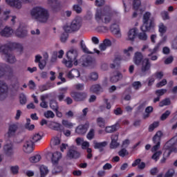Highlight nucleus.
Here are the masks:
<instances>
[{"mask_svg":"<svg viewBox=\"0 0 177 177\" xmlns=\"http://www.w3.org/2000/svg\"><path fill=\"white\" fill-rule=\"evenodd\" d=\"M80 46H81V48H82V51L84 52V53H87V55H93V53L89 51V50L86 47V45H85V44H84V40H82L80 41Z\"/></svg>","mask_w":177,"mask_h":177,"instance_id":"72a5a7b5","label":"nucleus"},{"mask_svg":"<svg viewBox=\"0 0 177 177\" xmlns=\"http://www.w3.org/2000/svg\"><path fill=\"white\" fill-rule=\"evenodd\" d=\"M159 27V32H160L161 37L167 32V26H164V24L160 23L158 26Z\"/></svg>","mask_w":177,"mask_h":177,"instance_id":"58836bf2","label":"nucleus"},{"mask_svg":"<svg viewBox=\"0 0 177 177\" xmlns=\"http://www.w3.org/2000/svg\"><path fill=\"white\" fill-rule=\"evenodd\" d=\"M6 3L11 8H15V9H21V1L20 0H5Z\"/></svg>","mask_w":177,"mask_h":177,"instance_id":"2eb2a0df","label":"nucleus"},{"mask_svg":"<svg viewBox=\"0 0 177 177\" xmlns=\"http://www.w3.org/2000/svg\"><path fill=\"white\" fill-rule=\"evenodd\" d=\"M66 156L70 160H77L81 157V153H80L75 148H71L68 151Z\"/></svg>","mask_w":177,"mask_h":177,"instance_id":"f8f14e48","label":"nucleus"},{"mask_svg":"<svg viewBox=\"0 0 177 177\" xmlns=\"http://www.w3.org/2000/svg\"><path fill=\"white\" fill-rule=\"evenodd\" d=\"M80 75V71H78V69H72L67 74V77L69 78V80L78 78Z\"/></svg>","mask_w":177,"mask_h":177,"instance_id":"393cba45","label":"nucleus"},{"mask_svg":"<svg viewBox=\"0 0 177 177\" xmlns=\"http://www.w3.org/2000/svg\"><path fill=\"white\" fill-rule=\"evenodd\" d=\"M3 151L8 157H10L15 154V150L13 149V144H7L3 147Z\"/></svg>","mask_w":177,"mask_h":177,"instance_id":"a211bd4d","label":"nucleus"},{"mask_svg":"<svg viewBox=\"0 0 177 177\" xmlns=\"http://www.w3.org/2000/svg\"><path fill=\"white\" fill-rule=\"evenodd\" d=\"M8 97V84L4 81L0 80V100Z\"/></svg>","mask_w":177,"mask_h":177,"instance_id":"9d476101","label":"nucleus"},{"mask_svg":"<svg viewBox=\"0 0 177 177\" xmlns=\"http://www.w3.org/2000/svg\"><path fill=\"white\" fill-rule=\"evenodd\" d=\"M128 154H129V152H128L125 148H122L120 151H118V156H120V157L124 158L125 156H128Z\"/></svg>","mask_w":177,"mask_h":177,"instance_id":"de8ad7c7","label":"nucleus"},{"mask_svg":"<svg viewBox=\"0 0 177 177\" xmlns=\"http://www.w3.org/2000/svg\"><path fill=\"white\" fill-rule=\"evenodd\" d=\"M122 73L118 71H115L113 73V75L110 77V81L113 84H115V82H118V81H121L122 80Z\"/></svg>","mask_w":177,"mask_h":177,"instance_id":"dca6fc26","label":"nucleus"},{"mask_svg":"<svg viewBox=\"0 0 177 177\" xmlns=\"http://www.w3.org/2000/svg\"><path fill=\"white\" fill-rule=\"evenodd\" d=\"M82 26V21H81V18L75 17L72 22L71 23V26L72 31H78L81 26Z\"/></svg>","mask_w":177,"mask_h":177,"instance_id":"ddd939ff","label":"nucleus"},{"mask_svg":"<svg viewBox=\"0 0 177 177\" xmlns=\"http://www.w3.org/2000/svg\"><path fill=\"white\" fill-rule=\"evenodd\" d=\"M6 71H8V65L0 64V78L6 74Z\"/></svg>","mask_w":177,"mask_h":177,"instance_id":"2f4dec72","label":"nucleus"},{"mask_svg":"<svg viewBox=\"0 0 177 177\" xmlns=\"http://www.w3.org/2000/svg\"><path fill=\"white\" fill-rule=\"evenodd\" d=\"M160 125V123L158 122H153V124H150L149 127V132H153L156 128H157Z\"/></svg>","mask_w":177,"mask_h":177,"instance_id":"09e8293b","label":"nucleus"},{"mask_svg":"<svg viewBox=\"0 0 177 177\" xmlns=\"http://www.w3.org/2000/svg\"><path fill=\"white\" fill-rule=\"evenodd\" d=\"M46 118H55V113L52 111H47L44 113Z\"/></svg>","mask_w":177,"mask_h":177,"instance_id":"864d4df0","label":"nucleus"},{"mask_svg":"<svg viewBox=\"0 0 177 177\" xmlns=\"http://www.w3.org/2000/svg\"><path fill=\"white\" fill-rule=\"evenodd\" d=\"M66 59H64L62 63L65 64L66 67L71 68L73 67V63L74 66H78V51L77 48H72L66 53Z\"/></svg>","mask_w":177,"mask_h":177,"instance_id":"f03ea898","label":"nucleus"},{"mask_svg":"<svg viewBox=\"0 0 177 177\" xmlns=\"http://www.w3.org/2000/svg\"><path fill=\"white\" fill-rule=\"evenodd\" d=\"M138 32V28H134L130 29L128 32V41H135V38L136 37V34Z\"/></svg>","mask_w":177,"mask_h":177,"instance_id":"a878e982","label":"nucleus"},{"mask_svg":"<svg viewBox=\"0 0 177 177\" xmlns=\"http://www.w3.org/2000/svg\"><path fill=\"white\" fill-rule=\"evenodd\" d=\"M29 139H31L32 142L35 145L37 142H39V140H41V139H42V136H41L39 133H37L31 136Z\"/></svg>","mask_w":177,"mask_h":177,"instance_id":"c9c22d12","label":"nucleus"},{"mask_svg":"<svg viewBox=\"0 0 177 177\" xmlns=\"http://www.w3.org/2000/svg\"><path fill=\"white\" fill-rule=\"evenodd\" d=\"M133 88H134L136 91L140 88H142V83L140 82H134L132 84Z\"/></svg>","mask_w":177,"mask_h":177,"instance_id":"bf43d9fd","label":"nucleus"},{"mask_svg":"<svg viewBox=\"0 0 177 177\" xmlns=\"http://www.w3.org/2000/svg\"><path fill=\"white\" fill-rule=\"evenodd\" d=\"M133 52V47H129L127 49L124 50V53L128 57H131V53Z\"/></svg>","mask_w":177,"mask_h":177,"instance_id":"6e6d98bb","label":"nucleus"},{"mask_svg":"<svg viewBox=\"0 0 177 177\" xmlns=\"http://www.w3.org/2000/svg\"><path fill=\"white\" fill-rule=\"evenodd\" d=\"M50 127L53 131H57L58 132H61L64 129L63 125L56 122H51L50 124Z\"/></svg>","mask_w":177,"mask_h":177,"instance_id":"5701e85b","label":"nucleus"},{"mask_svg":"<svg viewBox=\"0 0 177 177\" xmlns=\"http://www.w3.org/2000/svg\"><path fill=\"white\" fill-rule=\"evenodd\" d=\"M169 115H171V111H166L161 115L160 118V121H165V120H167V118H168Z\"/></svg>","mask_w":177,"mask_h":177,"instance_id":"a19ab883","label":"nucleus"},{"mask_svg":"<svg viewBox=\"0 0 177 177\" xmlns=\"http://www.w3.org/2000/svg\"><path fill=\"white\" fill-rule=\"evenodd\" d=\"M160 15L163 20H169V15L168 14V12L167 11L162 12Z\"/></svg>","mask_w":177,"mask_h":177,"instance_id":"052dcab7","label":"nucleus"},{"mask_svg":"<svg viewBox=\"0 0 177 177\" xmlns=\"http://www.w3.org/2000/svg\"><path fill=\"white\" fill-rule=\"evenodd\" d=\"M172 49L177 50V37L175 38L171 44Z\"/></svg>","mask_w":177,"mask_h":177,"instance_id":"774afa93","label":"nucleus"},{"mask_svg":"<svg viewBox=\"0 0 177 177\" xmlns=\"http://www.w3.org/2000/svg\"><path fill=\"white\" fill-rule=\"evenodd\" d=\"M161 154H162V151H158L155 152L151 157L152 160H155V161H158L160 156H161Z\"/></svg>","mask_w":177,"mask_h":177,"instance_id":"49530a36","label":"nucleus"},{"mask_svg":"<svg viewBox=\"0 0 177 177\" xmlns=\"http://www.w3.org/2000/svg\"><path fill=\"white\" fill-rule=\"evenodd\" d=\"M89 129V122H86L84 124H80L75 129V133L77 135H85Z\"/></svg>","mask_w":177,"mask_h":177,"instance_id":"4468645a","label":"nucleus"},{"mask_svg":"<svg viewBox=\"0 0 177 177\" xmlns=\"http://www.w3.org/2000/svg\"><path fill=\"white\" fill-rule=\"evenodd\" d=\"M89 78L92 81H97L99 79V74L97 72H92L89 75Z\"/></svg>","mask_w":177,"mask_h":177,"instance_id":"c03bdc74","label":"nucleus"},{"mask_svg":"<svg viewBox=\"0 0 177 177\" xmlns=\"http://www.w3.org/2000/svg\"><path fill=\"white\" fill-rule=\"evenodd\" d=\"M111 31L115 35H118L120 34V28L117 24H113L111 26Z\"/></svg>","mask_w":177,"mask_h":177,"instance_id":"473e14b6","label":"nucleus"},{"mask_svg":"<svg viewBox=\"0 0 177 177\" xmlns=\"http://www.w3.org/2000/svg\"><path fill=\"white\" fill-rule=\"evenodd\" d=\"M151 70V62L150 59L145 58L141 63L140 76L143 77Z\"/></svg>","mask_w":177,"mask_h":177,"instance_id":"0eeeda50","label":"nucleus"},{"mask_svg":"<svg viewBox=\"0 0 177 177\" xmlns=\"http://www.w3.org/2000/svg\"><path fill=\"white\" fill-rule=\"evenodd\" d=\"M165 85H167V80L163 79L156 84V88H161L162 86H165Z\"/></svg>","mask_w":177,"mask_h":177,"instance_id":"0e129e2a","label":"nucleus"},{"mask_svg":"<svg viewBox=\"0 0 177 177\" xmlns=\"http://www.w3.org/2000/svg\"><path fill=\"white\" fill-rule=\"evenodd\" d=\"M156 95L160 96H162L165 93H167V89H159L156 91Z\"/></svg>","mask_w":177,"mask_h":177,"instance_id":"338daca9","label":"nucleus"},{"mask_svg":"<svg viewBox=\"0 0 177 177\" xmlns=\"http://www.w3.org/2000/svg\"><path fill=\"white\" fill-rule=\"evenodd\" d=\"M41 156L40 155H35L32 156L29 158L30 162H39L41 161Z\"/></svg>","mask_w":177,"mask_h":177,"instance_id":"37998d69","label":"nucleus"},{"mask_svg":"<svg viewBox=\"0 0 177 177\" xmlns=\"http://www.w3.org/2000/svg\"><path fill=\"white\" fill-rule=\"evenodd\" d=\"M48 172H49V170H48V167H46L44 165H41L40 167L41 177L46 176V175H48Z\"/></svg>","mask_w":177,"mask_h":177,"instance_id":"f704fd0d","label":"nucleus"},{"mask_svg":"<svg viewBox=\"0 0 177 177\" xmlns=\"http://www.w3.org/2000/svg\"><path fill=\"white\" fill-rule=\"evenodd\" d=\"M161 44H162V41H160L159 43H158L152 50H149L151 53L148 55V57H151V56H153L154 53H157V52L160 50V46H161Z\"/></svg>","mask_w":177,"mask_h":177,"instance_id":"7c9ffc66","label":"nucleus"},{"mask_svg":"<svg viewBox=\"0 0 177 177\" xmlns=\"http://www.w3.org/2000/svg\"><path fill=\"white\" fill-rule=\"evenodd\" d=\"M27 34V30H24L21 28H19L15 32L16 37H17L18 38H26Z\"/></svg>","mask_w":177,"mask_h":177,"instance_id":"cd10ccee","label":"nucleus"},{"mask_svg":"<svg viewBox=\"0 0 177 177\" xmlns=\"http://www.w3.org/2000/svg\"><path fill=\"white\" fill-rule=\"evenodd\" d=\"M90 92H92V93H95V95H100V93L104 92V89L102 85L95 84L91 86Z\"/></svg>","mask_w":177,"mask_h":177,"instance_id":"f3484780","label":"nucleus"},{"mask_svg":"<svg viewBox=\"0 0 177 177\" xmlns=\"http://www.w3.org/2000/svg\"><path fill=\"white\" fill-rule=\"evenodd\" d=\"M147 31H142L138 35V38L140 39V41H147V34H146Z\"/></svg>","mask_w":177,"mask_h":177,"instance_id":"4c0bfd02","label":"nucleus"},{"mask_svg":"<svg viewBox=\"0 0 177 177\" xmlns=\"http://www.w3.org/2000/svg\"><path fill=\"white\" fill-rule=\"evenodd\" d=\"M97 123L100 128H104V126L106 125V120L103 118H97Z\"/></svg>","mask_w":177,"mask_h":177,"instance_id":"ea45409f","label":"nucleus"},{"mask_svg":"<svg viewBox=\"0 0 177 177\" xmlns=\"http://www.w3.org/2000/svg\"><path fill=\"white\" fill-rule=\"evenodd\" d=\"M50 145L52 146H57L58 145H60V139H59L57 137L52 139Z\"/></svg>","mask_w":177,"mask_h":177,"instance_id":"4d7b16f0","label":"nucleus"},{"mask_svg":"<svg viewBox=\"0 0 177 177\" xmlns=\"http://www.w3.org/2000/svg\"><path fill=\"white\" fill-rule=\"evenodd\" d=\"M19 102L21 104H26L27 103V97L24 93H21L19 96Z\"/></svg>","mask_w":177,"mask_h":177,"instance_id":"8fccbe9b","label":"nucleus"},{"mask_svg":"<svg viewBox=\"0 0 177 177\" xmlns=\"http://www.w3.org/2000/svg\"><path fill=\"white\" fill-rule=\"evenodd\" d=\"M78 64L82 67H95L96 66V59L91 55H84L78 61Z\"/></svg>","mask_w":177,"mask_h":177,"instance_id":"20e7f679","label":"nucleus"},{"mask_svg":"<svg viewBox=\"0 0 177 177\" xmlns=\"http://www.w3.org/2000/svg\"><path fill=\"white\" fill-rule=\"evenodd\" d=\"M32 19L39 23H46L49 20V12L42 7H35L30 11Z\"/></svg>","mask_w":177,"mask_h":177,"instance_id":"f257e3e1","label":"nucleus"},{"mask_svg":"<svg viewBox=\"0 0 177 177\" xmlns=\"http://www.w3.org/2000/svg\"><path fill=\"white\" fill-rule=\"evenodd\" d=\"M48 89H50V86L49 84H44L39 87V90L41 92H44L45 91H48Z\"/></svg>","mask_w":177,"mask_h":177,"instance_id":"680f3d73","label":"nucleus"},{"mask_svg":"<svg viewBox=\"0 0 177 177\" xmlns=\"http://www.w3.org/2000/svg\"><path fill=\"white\" fill-rule=\"evenodd\" d=\"M18 129L19 124L17 123L10 124L7 132L8 138H15V136H16V133L17 132Z\"/></svg>","mask_w":177,"mask_h":177,"instance_id":"9b49d317","label":"nucleus"},{"mask_svg":"<svg viewBox=\"0 0 177 177\" xmlns=\"http://www.w3.org/2000/svg\"><path fill=\"white\" fill-rule=\"evenodd\" d=\"M141 4L142 3L140 2V0H134L133 1V9H135V10H138V9H139Z\"/></svg>","mask_w":177,"mask_h":177,"instance_id":"603ef678","label":"nucleus"},{"mask_svg":"<svg viewBox=\"0 0 177 177\" xmlns=\"http://www.w3.org/2000/svg\"><path fill=\"white\" fill-rule=\"evenodd\" d=\"M75 89L77 91H84V84H77L74 85Z\"/></svg>","mask_w":177,"mask_h":177,"instance_id":"69168bd1","label":"nucleus"},{"mask_svg":"<svg viewBox=\"0 0 177 177\" xmlns=\"http://www.w3.org/2000/svg\"><path fill=\"white\" fill-rule=\"evenodd\" d=\"M3 55L4 56L5 61L10 64H15V63L17 62L16 56H15L12 52V47H10L9 44L3 52Z\"/></svg>","mask_w":177,"mask_h":177,"instance_id":"39448f33","label":"nucleus"},{"mask_svg":"<svg viewBox=\"0 0 177 177\" xmlns=\"http://www.w3.org/2000/svg\"><path fill=\"white\" fill-rule=\"evenodd\" d=\"M143 60H145V59H143V54H142V53L136 52L134 54V57H133L134 64H136V66H140Z\"/></svg>","mask_w":177,"mask_h":177,"instance_id":"6ab92c4d","label":"nucleus"},{"mask_svg":"<svg viewBox=\"0 0 177 177\" xmlns=\"http://www.w3.org/2000/svg\"><path fill=\"white\" fill-rule=\"evenodd\" d=\"M175 175V170L174 169H169L166 174H165L164 177H173Z\"/></svg>","mask_w":177,"mask_h":177,"instance_id":"5fc2aeb1","label":"nucleus"},{"mask_svg":"<svg viewBox=\"0 0 177 177\" xmlns=\"http://www.w3.org/2000/svg\"><path fill=\"white\" fill-rule=\"evenodd\" d=\"M86 138L88 139V140H92V139L95 138V129H91L86 135Z\"/></svg>","mask_w":177,"mask_h":177,"instance_id":"a18cd8bd","label":"nucleus"},{"mask_svg":"<svg viewBox=\"0 0 177 177\" xmlns=\"http://www.w3.org/2000/svg\"><path fill=\"white\" fill-rule=\"evenodd\" d=\"M34 142L31 139L28 138L25 140V142L23 146V151L24 153H27L30 154V153H32L34 151Z\"/></svg>","mask_w":177,"mask_h":177,"instance_id":"1a4fd4ad","label":"nucleus"},{"mask_svg":"<svg viewBox=\"0 0 177 177\" xmlns=\"http://www.w3.org/2000/svg\"><path fill=\"white\" fill-rule=\"evenodd\" d=\"M111 149H117L118 146H120V143H118V134H113L111 137Z\"/></svg>","mask_w":177,"mask_h":177,"instance_id":"412c9836","label":"nucleus"},{"mask_svg":"<svg viewBox=\"0 0 177 177\" xmlns=\"http://www.w3.org/2000/svg\"><path fill=\"white\" fill-rule=\"evenodd\" d=\"M95 17L97 23H104L107 24L111 21L112 16L110 13L104 14L102 10H98L96 11Z\"/></svg>","mask_w":177,"mask_h":177,"instance_id":"423d86ee","label":"nucleus"},{"mask_svg":"<svg viewBox=\"0 0 177 177\" xmlns=\"http://www.w3.org/2000/svg\"><path fill=\"white\" fill-rule=\"evenodd\" d=\"M71 96L75 102H85L88 99V93L85 91H72Z\"/></svg>","mask_w":177,"mask_h":177,"instance_id":"6e6552de","label":"nucleus"},{"mask_svg":"<svg viewBox=\"0 0 177 177\" xmlns=\"http://www.w3.org/2000/svg\"><path fill=\"white\" fill-rule=\"evenodd\" d=\"M60 158H62V153L57 151L52 153L51 162H53V165L58 164Z\"/></svg>","mask_w":177,"mask_h":177,"instance_id":"b1692460","label":"nucleus"},{"mask_svg":"<svg viewBox=\"0 0 177 177\" xmlns=\"http://www.w3.org/2000/svg\"><path fill=\"white\" fill-rule=\"evenodd\" d=\"M12 34H13V29L8 26H6L4 29L0 31V35L1 37H6V38L12 37Z\"/></svg>","mask_w":177,"mask_h":177,"instance_id":"aec40b11","label":"nucleus"},{"mask_svg":"<svg viewBox=\"0 0 177 177\" xmlns=\"http://www.w3.org/2000/svg\"><path fill=\"white\" fill-rule=\"evenodd\" d=\"M50 107L53 111H57V110H59V104L57 103V101L51 100L50 101Z\"/></svg>","mask_w":177,"mask_h":177,"instance_id":"c756f323","label":"nucleus"},{"mask_svg":"<svg viewBox=\"0 0 177 177\" xmlns=\"http://www.w3.org/2000/svg\"><path fill=\"white\" fill-rule=\"evenodd\" d=\"M10 171L13 175H17V174H19V167L14 166L10 167Z\"/></svg>","mask_w":177,"mask_h":177,"instance_id":"e2e57ef3","label":"nucleus"},{"mask_svg":"<svg viewBox=\"0 0 177 177\" xmlns=\"http://www.w3.org/2000/svg\"><path fill=\"white\" fill-rule=\"evenodd\" d=\"M73 10L77 13V15H80V13L82 12V8L80 6H79L78 4H75L73 6Z\"/></svg>","mask_w":177,"mask_h":177,"instance_id":"3c124183","label":"nucleus"},{"mask_svg":"<svg viewBox=\"0 0 177 177\" xmlns=\"http://www.w3.org/2000/svg\"><path fill=\"white\" fill-rule=\"evenodd\" d=\"M151 17V13L149 12H146L142 17V26L140 27L141 31H150L156 27V24L154 23V19Z\"/></svg>","mask_w":177,"mask_h":177,"instance_id":"7ed1b4c3","label":"nucleus"},{"mask_svg":"<svg viewBox=\"0 0 177 177\" xmlns=\"http://www.w3.org/2000/svg\"><path fill=\"white\" fill-rule=\"evenodd\" d=\"M161 138H162V131H158L153 137V142L155 145H161Z\"/></svg>","mask_w":177,"mask_h":177,"instance_id":"bb28decb","label":"nucleus"},{"mask_svg":"<svg viewBox=\"0 0 177 177\" xmlns=\"http://www.w3.org/2000/svg\"><path fill=\"white\" fill-rule=\"evenodd\" d=\"M68 38V33L64 32L61 35L60 41H61V42H66V41H67Z\"/></svg>","mask_w":177,"mask_h":177,"instance_id":"13d9d810","label":"nucleus"},{"mask_svg":"<svg viewBox=\"0 0 177 177\" xmlns=\"http://www.w3.org/2000/svg\"><path fill=\"white\" fill-rule=\"evenodd\" d=\"M106 146H107V142L106 141L102 142L94 141V149H97L100 153L104 151V147H106Z\"/></svg>","mask_w":177,"mask_h":177,"instance_id":"4be33fe9","label":"nucleus"},{"mask_svg":"<svg viewBox=\"0 0 177 177\" xmlns=\"http://www.w3.org/2000/svg\"><path fill=\"white\" fill-rule=\"evenodd\" d=\"M119 127L120 125L118 123H116L112 126H108L105 128V132H106V133H113V132H117Z\"/></svg>","mask_w":177,"mask_h":177,"instance_id":"c85d7f7f","label":"nucleus"},{"mask_svg":"<svg viewBox=\"0 0 177 177\" xmlns=\"http://www.w3.org/2000/svg\"><path fill=\"white\" fill-rule=\"evenodd\" d=\"M171 104V100L169 98H165L159 103L160 107H164V106H169Z\"/></svg>","mask_w":177,"mask_h":177,"instance_id":"79ce46f5","label":"nucleus"},{"mask_svg":"<svg viewBox=\"0 0 177 177\" xmlns=\"http://www.w3.org/2000/svg\"><path fill=\"white\" fill-rule=\"evenodd\" d=\"M62 124L65 127V128H68V129H71L73 127H74V124L71 123V122L66 120H63L62 121Z\"/></svg>","mask_w":177,"mask_h":177,"instance_id":"e433bc0d","label":"nucleus"}]
</instances>
